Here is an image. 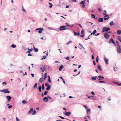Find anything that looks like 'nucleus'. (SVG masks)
<instances>
[{
    "instance_id": "nucleus-1",
    "label": "nucleus",
    "mask_w": 121,
    "mask_h": 121,
    "mask_svg": "<svg viewBox=\"0 0 121 121\" xmlns=\"http://www.w3.org/2000/svg\"><path fill=\"white\" fill-rule=\"evenodd\" d=\"M110 30V28L109 27H104L103 28L102 32L108 31Z\"/></svg>"
},
{
    "instance_id": "nucleus-2",
    "label": "nucleus",
    "mask_w": 121,
    "mask_h": 121,
    "mask_svg": "<svg viewBox=\"0 0 121 121\" xmlns=\"http://www.w3.org/2000/svg\"><path fill=\"white\" fill-rule=\"evenodd\" d=\"M45 86L48 87L46 88L47 90L48 91L50 90L51 88V85H49L48 83H46L45 84Z\"/></svg>"
},
{
    "instance_id": "nucleus-3",
    "label": "nucleus",
    "mask_w": 121,
    "mask_h": 121,
    "mask_svg": "<svg viewBox=\"0 0 121 121\" xmlns=\"http://www.w3.org/2000/svg\"><path fill=\"white\" fill-rule=\"evenodd\" d=\"M121 46H117V49L118 53H121Z\"/></svg>"
},
{
    "instance_id": "nucleus-4",
    "label": "nucleus",
    "mask_w": 121,
    "mask_h": 121,
    "mask_svg": "<svg viewBox=\"0 0 121 121\" xmlns=\"http://www.w3.org/2000/svg\"><path fill=\"white\" fill-rule=\"evenodd\" d=\"M0 91L5 93H10V91H8V90L6 89L3 90H0Z\"/></svg>"
},
{
    "instance_id": "nucleus-5",
    "label": "nucleus",
    "mask_w": 121,
    "mask_h": 121,
    "mask_svg": "<svg viewBox=\"0 0 121 121\" xmlns=\"http://www.w3.org/2000/svg\"><path fill=\"white\" fill-rule=\"evenodd\" d=\"M64 114L65 115L67 116H69L71 114V112H63Z\"/></svg>"
},
{
    "instance_id": "nucleus-6",
    "label": "nucleus",
    "mask_w": 121,
    "mask_h": 121,
    "mask_svg": "<svg viewBox=\"0 0 121 121\" xmlns=\"http://www.w3.org/2000/svg\"><path fill=\"white\" fill-rule=\"evenodd\" d=\"M65 26H61L60 27L59 29H60V31H62L66 29V28H65Z\"/></svg>"
},
{
    "instance_id": "nucleus-7",
    "label": "nucleus",
    "mask_w": 121,
    "mask_h": 121,
    "mask_svg": "<svg viewBox=\"0 0 121 121\" xmlns=\"http://www.w3.org/2000/svg\"><path fill=\"white\" fill-rule=\"evenodd\" d=\"M109 43H112L114 44L115 45V41H114V40L112 38H111L110 40L109 41Z\"/></svg>"
},
{
    "instance_id": "nucleus-8",
    "label": "nucleus",
    "mask_w": 121,
    "mask_h": 121,
    "mask_svg": "<svg viewBox=\"0 0 121 121\" xmlns=\"http://www.w3.org/2000/svg\"><path fill=\"white\" fill-rule=\"evenodd\" d=\"M104 36L105 38L106 39L108 38L109 37V35L107 33H105L104 34Z\"/></svg>"
},
{
    "instance_id": "nucleus-9",
    "label": "nucleus",
    "mask_w": 121,
    "mask_h": 121,
    "mask_svg": "<svg viewBox=\"0 0 121 121\" xmlns=\"http://www.w3.org/2000/svg\"><path fill=\"white\" fill-rule=\"evenodd\" d=\"M40 69L43 72L46 70V68L45 67L43 66L41 67Z\"/></svg>"
},
{
    "instance_id": "nucleus-10",
    "label": "nucleus",
    "mask_w": 121,
    "mask_h": 121,
    "mask_svg": "<svg viewBox=\"0 0 121 121\" xmlns=\"http://www.w3.org/2000/svg\"><path fill=\"white\" fill-rule=\"evenodd\" d=\"M105 64H108V60L106 58H104Z\"/></svg>"
},
{
    "instance_id": "nucleus-11",
    "label": "nucleus",
    "mask_w": 121,
    "mask_h": 121,
    "mask_svg": "<svg viewBox=\"0 0 121 121\" xmlns=\"http://www.w3.org/2000/svg\"><path fill=\"white\" fill-rule=\"evenodd\" d=\"M43 100L45 102H47L48 101V98L47 97H45L43 99Z\"/></svg>"
},
{
    "instance_id": "nucleus-12",
    "label": "nucleus",
    "mask_w": 121,
    "mask_h": 121,
    "mask_svg": "<svg viewBox=\"0 0 121 121\" xmlns=\"http://www.w3.org/2000/svg\"><path fill=\"white\" fill-rule=\"evenodd\" d=\"M98 77L99 78H99V80H102V79L101 78H102V79H104V77L103 76H102V75H99V76H98Z\"/></svg>"
},
{
    "instance_id": "nucleus-13",
    "label": "nucleus",
    "mask_w": 121,
    "mask_h": 121,
    "mask_svg": "<svg viewBox=\"0 0 121 121\" xmlns=\"http://www.w3.org/2000/svg\"><path fill=\"white\" fill-rule=\"evenodd\" d=\"M80 46L78 47L80 49H81L82 48L85 49L84 48L83 46L80 43H79Z\"/></svg>"
},
{
    "instance_id": "nucleus-14",
    "label": "nucleus",
    "mask_w": 121,
    "mask_h": 121,
    "mask_svg": "<svg viewBox=\"0 0 121 121\" xmlns=\"http://www.w3.org/2000/svg\"><path fill=\"white\" fill-rule=\"evenodd\" d=\"M6 97L8 99V102H10V100L11 98V97L9 96H6Z\"/></svg>"
},
{
    "instance_id": "nucleus-15",
    "label": "nucleus",
    "mask_w": 121,
    "mask_h": 121,
    "mask_svg": "<svg viewBox=\"0 0 121 121\" xmlns=\"http://www.w3.org/2000/svg\"><path fill=\"white\" fill-rule=\"evenodd\" d=\"M43 29L42 28H39V31H38V32L39 33H41L43 30Z\"/></svg>"
},
{
    "instance_id": "nucleus-16",
    "label": "nucleus",
    "mask_w": 121,
    "mask_h": 121,
    "mask_svg": "<svg viewBox=\"0 0 121 121\" xmlns=\"http://www.w3.org/2000/svg\"><path fill=\"white\" fill-rule=\"evenodd\" d=\"M98 68L101 71L102 70L101 67L100 65H98Z\"/></svg>"
},
{
    "instance_id": "nucleus-17",
    "label": "nucleus",
    "mask_w": 121,
    "mask_h": 121,
    "mask_svg": "<svg viewBox=\"0 0 121 121\" xmlns=\"http://www.w3.org/2000/svg\"><path fill=\"white\" fill-rule=\"evenodd\" d=\"M64 66L63 65H62L61 66H60L59 67V70L60 71H61L62 70V69L64 68Z\"/></svg>"
},
{
    "instance_id": "nucleus-18",
    "label": "nucleus",
    "mask_w": 121,
    "mask_h": 121,
    "mask_svg": "<svg viewBox=\"0 0 121 121\" xmlns=\"http://www.w3.org/2000/svg\"><path fill=\"white\" fill-rule=\"evenodd\" d=\"M98 21L100 22H103V20L102 18H99V19Z\"/></svg>"
},
{
    "instance_id": "nucleus-19",
    "label": "nucleus",
    "mask_w": 121,
    "mask_h": 121,
    "mask_svg": "<svg viewBox=\"0 0 121 121\" xmlns=\"http://www.w3.org/2000/svg\"><path fill=\"white\" fill-rule=\"evenodd\" d=\"M33 109L32 108H30V110L29 112V114H31L32 112L33 111Z\"/></svg>"
},
{
    "instance_id": "nucleus-20",
    "label": "nucleus",
    "mask_w": 121,
    "mask_h": 121,
    "mask_svg": "<svg viewBox=\"0 0 121 121\" xmlns=\"http://www.w3.org/2000/svg\"><path fill=\"white\" fill-rule=\"evenodd\" d=\"M44 80V79H43V77H42L39 80V82H41L43 81Z\"/></svg>"
},
{
    "instance_id": "nucleus-21",
    "label": "nucleus",
    "mask_w": 121,
    "mask_h": 121,
    "mask_svg": "<svg viewBox=\"0 0 121 121\" xmlns=\"http://www.w3.org/2000/svg\"><path fill=\"white\" fill-rule=\"evenodd\" d=\"M97 76H93L92 77L91 79L92 80H96L97 78Z\"/></svg>"
},
{
    "instance_id": "nucleus-22",
    "label": "nucleus",
    "mask_w": 121,
    "mask_h": 121,
    "mask_svg": "<svg viewBox=\"0 0 121 121\" xmlns=\"http://www.w3.org/2000/svg\"><path fill=\"white\" fill-rule=\"evenodd\" d=\"M116 44L115 45L117 47L120 46L119 43L118 41H117L116 42Z\"/></svg>"
},
{
    "instance_id": "nucleus-23",
    "label": "nucleus",
    "mask_w": 121,
    "mask_h": 121,
    "mask_svg": "<svg viewBox=\"0 0 121 121\" xmlns=\"http://www.w3.org/2000/svg\"><path fill=\"white\" fill-rule=\"evenodd\" d=\"M86 111L87 112V113H89V114H90L91 111L90 109H87Z\"/></svg>"
},
{
    "instance_id": "nucleus-24",
    "label": "nucleus",
    "mask_w": 121,
    "mask_h": 121,
    "mask_svg": "<svg viewBox=\"0 0 121 121\" xmlns=\"http://www.w3.org/2000/svg\"><path fill=\"white\" fill-rule=\"evenodd\" d=\"M46 55L44 56L43 57V58L41 59H45L46 58L47 56H48V54L47 53H46Z\"/></svg>"
},
{
    "instance_id": "nucleus-25",
    "label": "nucleus",
    "mask_w": 121,
    "mask_h": 121,
    "mask_svg": "<svg viewBox=\"0 0 121 121\" xmlns=\"http://www.w3.org/2000/svg\"><path fill=\"white\" fill-rule=\"evenodd\" d=\"M85 0H84L82 1H81L80 2V4H82V5L84 4L85 3Z\"/></svg>"
},
{
    "instance_id": "nucleus-26",
    "label": "nucleus",
    "mask_w": 121,
    "mask_h": 121,
    "mask_svg": "<svg viewBox=\"0 0 121 121\" xmlns=\"http://www.w3.org/2000/svg\"><path fill=\"white\" fill-rule=\"evenodd\" d=\"M109 24L111 26H112L114 24L113 21H111L110 22Z\"/></svg>"
},
{
    "instance_id": "nucleus-27",
    "label": "nucleus",
    "mask_w": 121,
    "mask_h": 121,
    "mask_svg": "<svg viewBox=\"0 0 121 121\" xmlns=\"http://www.w3.org/2000/svg\"><path fill=\"white\" fill-rule=\"evenodd\" d=\"M41 88L42 90H44L45 89L44 86V83L43 82V84L42 85Z\"/></svg>"
},
{
    "instance_id": "nucleus-28",
    "label": "nucleus",
    "mask_w": 121,
    "mask_h": 121,
    "mask_svg": "<svg viewBox=\"0 0 121 121\" xmlns=\"http://www.w3.org/2000/svg\"><path fill=\"white\" fill-rule=\"evenodd\" d=\"M34 51L35 52H37L38 51V49L36 48H35L34 46H33Z\"/></svg>"
},
{
    "instance_id": "nucleus-29",
    "label": "nucleus",
    "mask_w": 121,
    "mask_h": 121,
    "mask_svg": "<svg viewBox=\"0 0 121 121\" xmlns=\"http://www.w3.org/2000/svg\"><path fill=\"white\" fill-rule=\"evenodd\" d=\"M117 33L118 34L120 35L121 33V30H119L117 31Z\"/></svg>"
},
{
    "instance_id": "nucleus-30",
    "label": "nucleus",
    "mask_w": 121,
    "mask_h": 121,
    "mask_svg": "<svg viewBox=\"0 0 121 121\" xmlns=\"http://www.w3.org/2000/svg\"><path fill=\"white\" fill-rule=\"evenodd\" d=\"M80 35V33L79 32H78V33L76 32H75V34H74V35L75 36H76L77 35Z\"/></svg>"
},
{
    "instance_id": "nucleus-31",
    "label": "nucleus",
    "mask_w": 121,
    "mask_h": 121,
    "mask_svg": "<svg viewBox=\"0 0 121 121\" xmlns=\"http://www.w3.org/2000/svg\"><path fill=\"white\" fill-rule=\"evenodd\" d=\"M119 40L120 42H121V37L120 36H118L117 38Z\"/></svg>"
},
{
    "instance_id": "nucleus-32",
    "label": "nucleus",
    "mask_w": 121,
    "mask_h": 121,
    "mask_svg": "<svg viewBox=\"0 0 121 121\" xmlns=\"http://www.w3.org/2000/svg\"><path fill=\"white\" fill-rule=\"evenodd\" d=\"M47 73H46L44 74V79L45 80L46 78H47Z\"/></svg>"
},
{
    "instance_id": "nucleus-33",
    "label": "nucleus",
    "mask_w": 121,
    "mask_h": 121,
    "mask_svg": "<svg viewBox=\"0 0 121 121\" xmlns=\"http://www.w3.org/2000/svg\"><path fill=\"white\" fill-rule=\"evenodd\" d=\"M36 111L34 110L32 114L33 115L35 114L36 113Z\"/></svg>"
},
{
    "instance_id": "nucleus-34",
    "label": "nucleus",
    "mask_w": 121,
    "mask_h": 121,
    "mask_svg": "<svg viewBox=\"0 0 121 121\" xmlns=\"http://www.w3.org/2000/svg\"><path fill=\"white\" fill-rule=\"evenodd\" d=\"M11 47L13 48H15L16 47V46L15 45L13 44L11 45Z\"/></svg>"
},
{
    "instance_id": "nucleus-35",
    "label": "nucleus",
    "mask_w": 121,
    "mask_h": 121,
    "mask_svg": "<svg viewBox=\"0 0 121 121\" xmlns=\"http://www.w3.org/2000/svg\"><path fill=\"white\" fill-rule=\"evenodd\" d=\"M27 53H29L28 55V56H32V55L31 54H30V52L29 51H27Z\"/></svg>"
},
{
    "instance_id": "nucleus-36",
    "label": "nucleus",
    "mask_w": 121,
    "mask_h": 121,
    "mask_svg": "<svg viewBox=\"0 0 121 121\" xmlns=\"http://www.w3.org/2000/svg\"><path fill=\"white\" fill-rule=\"evenodd\" d=\"M99 82L100 83H106V82L105 81H99Z\"/></svg>"
},
{
    "instance_id": "nucleus-37",
    "label": "nucleus",
    "mask_w": 121,
    "mask_h": 121,
    "mask_svg": "<svg viewBox=\"0 0 121 121\" xmlns=\"http://www.w3.org/2000/svg\"><path fill=\"white\" fill-rule=\"evenodd\" d=\"M96 62L97 63L99 61V58L98 56H97L96 58Z\"/></svg>"
},
{
    "instance_id": "nucleus-38",
    "label": "nucleus",
    "mask_w": 121,
    "mask_h": 121,
    "mask_svg": "<svg viewBox=\"0 0 121 121\" xmlns=\"http://www.w3.org/2000/svg\"><path fill=\"white\" fill-rule=\"evenodd\" d=\"M37 84L36 83L34 86L33 87L34 88H37Z\"/></svg>"
},
{
    "instance_id": "nucleus-39",
    "label": "nucleus",
    "mask_w": 121,
    "mask_h": 121,
    "mask_svg": "<svg viewBox=\"0 0 121 121\" xmlns=\"http://www.w3.org/2000/svg\"><path fill=\"white\" fill-rule=\"evenodd\" d=\"M72 42V41H68L67 43H66V44L67 45H68L69 44H70V43H71Z\"/></svg>"
},
{
    "instance_id": "nucleus-40",
    "label": "nucleus",
    "mask_w": 121,
    "mask_h": 121,
    "mask_svg": "<svg viewBox=\"0 0 121 121\" xmlns=\"http://www.w3.org/2000/svg\"><path fill=\"white\" fill-rule=\"evenodd\" d=\"M109 17H108L107 18L104 17V20H108L109 19Z\"/></svg>"
},
{
    "instance_id": "nucleus-41",
    "label": "nucleus",
    "mask_w": 121,
    "mask_h": 121,
    "mask_svg": "<svg viewBox=\"0 0 121 121\" xmlns=\"http://www.w3.org/2000/svg\"><path fill=\"white\" fill-rule=\"evenodd\" d=\"M38 88L39 89V92H40L41 91V87L40 86H39Z\"/></svg>"
},
{
    "instance_id": "nucleus-42",
    "label": "nucleus",
    "mask_w": 121,
    "mask_h": 121,
    "mask_svg": "<svg viewBox=\"0 0 121 121\" xmlns=\"http://www.w3.org/2000/svg\"><path fill=\"white\" fill-rule=\"evenodd\" d=\"M91 17H92V18H95V15H94L93 14H91Z\"/></svg>"
},
{
    "instance_id": "nucleus-43",
    "label": "nucleus",
    "mask_w": 121,
    "mask_h": 121,
    "mask_svg": "<svg viewBox=\"0 0 121 121\" xmlns=\"http://www.w3.org/2000/svg\"><path fill=\"white\" fill-rule=\"evenodd\" d=\"M58 117H60L62 119H67L66 118H65L64 117H62V116H58Z\"/></svg>"
},
{
    "instance_id": "nucleus-44",
    "label": "nucleus",
    "mask_w": 121,
    "mask_h": 121,
    "mask_svg": "<svg viewBox=\"0 0 121 121\" xmlns=\"http://www.w3.org/2000/svg\"><path fill=\"white\" fill-rule=\"evenodd\" d=\"M22 10L24 11V12H26V11L25 10V9H24V7H23L22 6Z\"/></svg>"
},
{
    "instance_id": "nucleus-45",
    "label": "nucleus",
    "mask_w": 121,
    "mask_h": 121,
    "mask_svg": "<svg viewBox=\"0 0 121 121\" xmlns=\"http://www.w3.org/2000/svg\"><path fill=\"white\" fill-rule=\"evenodd\" d=\"M83 106L85 108L86 110L88 108L87 106L85 105H83Z\"/></svg>"
},
{
    "instance_id": "nucleus-46",
    "label": "nucleus",
    "mask_w": 121,
    "mask_h": 121,
    "mask_svg": "<svg viewBox=\"0 0 121 121\" xmlns=\"http://www.w3.org/2000/svg\"><path fill=\"white\" fill-rule=\"evenodd\" d=\"M106 11L105 10H104L103 13V14L104 15H106Z\"/></svg>"
},
{
    "instance_id": "nucleus-47",
    "label": "nucleus",
    "mask_w": 121,
    "mask_h": 121,
    "mask_svg": "<svg viewBox=\"0 0 121 121\" xmlns=\"http://www.w3.org/2000/svg\"><path fill=\"white\" fill-rule=\"evenodd\" d=\"M48 92V91H46L44 93V94L45 95H47V94Z\"/></svg>"
},
{
    "instance_id": "nucleus-48",
    "label": "nucleus",
    "mask_w": 121,
    "mask_h": 121,
    "mask_svg": "<svg viewBox=\"0 0 121 121\" xmlns=\"http://www.w3.org/2000/svg\"><path fill=\"white\" fill-rule=\"evenodd\" d=\"M87 117L89 118H90V114H89V113H87Z\"/></svg>"
},
{
    "instance_id": "nucleus-49",
    "label": "nucleus",
    "mask_w": 121,
    "mask_h": 121,
    "mask_svg": "<svg viewBox=\"0 0 121 121\" xmlns=\"http://www.w3.org/2000/svg\"><path fill=\"white\" fill-rule=\"evenodd\" d=\"M27 102L25 100H24L22 101V103L23 104L26 103Z\"/></svg>"
},
{
    "instance_id": "nucleus-50",
    "label": "nucleus",
    "mask_w": 121,
    "mask_h": 121,
    "mask_svg": "<svg viewBox=\"0 0 121 121\" xmlns=\"http://www.w3.org/2000/svg\"><path fill=\"white\" fill-rule=\"evenodd\" d=\"M66 25L67 26H73V25H72L70 26V25L68 24L67 23H66Z\"/></svg>"
},
{
    "instance_id": "nucleus-51",
    "label": "nucleus",
    "mask_w": 121,
    "mask_h": 121,
    "mask_svg": "<svg viewBox=\"0 0 121 121\" xmlns=\"http://www.w3.org/2000/svg\"><path fill=\"white\" fill-rule=\"evenodd\" d=\"M81 33L82 34H84V31L83 30H82L81 32Z\"/></svg>"
},
{
    "instance_id": "nucleus-52",
    "label": "nucleus",
    "mask_w": 121,
    "mask_h": 121,
    "mask_svg": "<svg viewBox=\"0 0 121 121\" xmlns=\"http://www.w3.org/2000/svg\"><path fill=\"white\" fill-rule=\"evenodd\" d=\"M91 93L93 95H95V94L94 93V92H91Z\"/></svg>"
},
{
    "instance_id": "nucleus-53",
    "label": "nucleus",
    "mask_w": 121,
    "mask_h": 121,
    "mask_svg": "<svg viewBox=\"0 0 121 121\" xmlns=\"http://www.w3.org/2000/svg\"><path fill=\"white\" fill-rule=\"evenodd\" d=\"M94 54H93V55H92V58L93 59H94Z\"/></svg>"
},
{
    "instance_id": "nucleus-54",
    "label": "nucleus",
    "mask_w": 121,
    "mask_h": 121,
    "mask_svg": "<svg viewBox=\"0 0 121 121\" xmlns=\"http://www.w3.org/2000/svg\"><path fill=\"white\" fill-rule=\"evenodd\" d=\"M93 64L94 65H96V62H95V60H94L93 61Z\"/></svg>"
},
{
    "instance_id": "nucleus-55",
    "label": "nucleus",
    "mask_w": 121,
    "mask_h": 121,
    "mask_svg": "<svg viewBox=\"0 0 121 121\" xmlns=\"http://www.w3.org/2000/svg\"><path fill=\"white\" fill-rule=\"evenodd\" d=\"M99 34H100V33H97V34H95V36H98V35H99Z\"/></svg>"
},
{
    "instance_id": "nucleus-56",
    "label": "nucleus",
    "mask_w": 121,
    "mask_h": 121,
    "mask_svg": "<svg viewBox=\"0 0 121 121\" xmlns=\"http://www.w3.org/2000/svg\"><path fill=\"white\" fill-rule=\"evenodd\" d=\"M101 9L100 8H99L98 9V11L99 12H100L101 11Z\"/></svg>"
},
{
    "instance_id": "nucleus-57",
    "label": "nucleus",
    "mask_w": 121,
    "mask_h": 121,
    "mask_svg": "<svg viewBox=\"0 0 121 121\" xmlns=\"http://www.w3.org/2000/svg\"><path fill=\"white\" fill-rule=\"evenodd\" d=\"M95 34L93 32L90 34L89 35V36H91V35L92 34L94 35Z\"/></svg>"
},
{
    "instance_id": "nucleus-58",
    "label": "nucleus",
    "mask_w": 121,
    "mask_h": 121,
    "mask_svg": "<svg viewBox=\"0 0 121 121\" xmlns=\"http://www.w3.org/2000/svg\"><path fill=\"white\" fill-rule=\"evenodd\" d=\"M69 56L67 57L66 58V59L67 60H69Z\"/></svg>"
},
{
    "instance_id": "nucleus-59",
    "label": "nucleus",
    "mask_w": 121,
    "mask_h": 121,
    "mask_svg": "<svg viewBox=\"0 0 121 121\" xmlns=\"http://www.w3.org/2000/svg\"><path fill=\"white\" fill-rule=\"evenodd\" d=\"M12 107V106L11 105H10L8 107V108H9L10 109Z\"/></svg>"
},
{
    "instance_id": "nucleus-60",
    "label": "nucleus",
    "mask_w": 121,
    "mask_h": 121,
    "mask_svg": "<svg viewBox=\"0 0 121 121\" xmlns=\"http://www.w3.org/2000/svg\"><path fill=\"white\" fill-rule=\"evenodd\" d=\"M96 30L95 29L93 31V32L94 33H95L96 32Z\"/></svg>"
},
{
    "instance_id": "nucleus-61",
    "label": "nucleus",
    "mask_w": 121,
    "mask_h": 121,
    "mask_svg": "<svg viewBox=\"0 0 121 121\" xmlns=\"http://www.w3.org/2000/svg\"><path fill=\"white\" fill-rule=\"evenodd\" d=\"M85 35H80V36L82 38H83L84 36Z\"/></svg>"
},
{
    "instance_id": "nucleus-62",
    "label": "nucleus",
    "mask_w": 121,
    "mask_h": 121,
    "mask_svg": "<svg viewBox=\"0 0 121 121\" xmlns=\"http://www.w3.org/2000/svg\"><path fill=\"white\" fill-rule=\"evenodd\" d=\"M48 82H49L50 83L51 82V80L50 77H49V78H48Z\"/></svg>"
},
{
    "instance_id": "nucleus-63",
    "label": "nucleus",
    "mask_w": 121,
    "mask_h": 121,
    "mask_svg": "<svg viewBox=\"0 0 121 121\" xmlns=\"http://www.w3.org/2000/svg\"><path fill=\"white\" fill-rule=\"evenodd\" d=\"M82 7L83 8H84L85 6V4H84L82 5Z\"/></svg>"
},
{
    "instance_id": "nucleus-64",
    "label": "nucleus",
    "mask_w": 121,
    "mask_h": 121,
    "mask_svg": "<svg viewBox=\"0 0 121 121\" xmlns=\"http://www.w3.org/2000/svg\"><path fill=\"white\" fill-rule=\"evenodd\" d=\"M16 121H19V119H18L17 117H16Z\"/></svg>"
}]
</instances>
